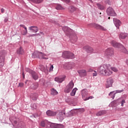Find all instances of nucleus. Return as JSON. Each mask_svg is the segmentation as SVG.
I'll return each mask as SVG.
<instances>
[{
    "mask_svg": "<svg viewBox=\"0 0 128 128\" xmlns=\"http://www.w3.org/2000/svg\"><path fill=\"white\" fill-rule=\"evenodd\" d=\"M62 30L66 34V36L70 38L71 42L74 43L78 40V36H76V34L70 28L68 27V26H65L62 27Z\"/></svg>",
    "mask_w": 128,
    "mask_h": 128,
    "instance_id": "nucleus-1",
    "label": "nucleus"
},
{
    "mask_svg": "<svg viewBox=\"0 0 128 128\" xmlns=\"http://www.w3.org/2000/svg\"><path fill=\"white\" fill-rule=\"evenodd\" d=\"M110 43H111V44L112 46H114V48H122L121 52H124V54H128V50H126V48H124V46L120 43H118L116 42L114 40H112Z\"/></svg>",
    "mask_w": 128,
    "mask_h": 128,
    "instance_id": "nucleus-2",
    "label": "nucleus"
},
{
    "mask_svg": "<svg viewBox=\"0 0 128 128\" xmlns=\"http://www.w3.org/2000/svg\"><path fill=\"white\" fill-rule=\"evenodd\" d=\"M26 72H29L32 78L34 80H38V74L36 72L30 70V68H26Z\"/></svg>",
    "mask_w": 128,
    "mask_h": 128,
    "instance_id": "nucleus-3",
    "label": "nucleus"
},
{
    "mask_svg": "<svg viewBox=\"0 0 128 128\" xmlns=\"http://www.w3.org/2000/svg\"><path fill=\"white\" fill-rule=\"evenodd\" d=\"M110 64H104L101 65L98 69V71L100 74H104L106 70L108 68H109Z\"/></svg>",
    "mask_w": 128,
    "mask_h": 128,
    "instance_id": "nucleus-4",
    "label": "nucleus"
},
{
    "mask_svg": "<svg viewBox=\"0 0 128 128\" xmlns=\"http://www.w3.org/2000/svg\"><path fill=\"white\" fill-rule=\"evenodd\" d=\"M62 57L64 58H70V60H72V58H74V54L70 52L65 51L62 52Z\"/></svg>",
    "mask_w": 128,
    "mask_h": 128,
    "instance_id": "nucleus-5",
    "label": "nucleus"
},
{
    "mask_svg": "<svg viewBox=\"0 0 128 128\" xmlns=\"http://www.w3.org/2000/svg\"><path fill=\"white\" fill-rule=\"evenodd\" d=\"M74 82H72V81L70 82L66 87L64 92L66 94H69V92H70L72 90V88H74Z\"/></svg>",
    "mask_w": 128,
    "mask_h": 128,
    "instance_id": "nucleus-6",
    "label": "nucleus"
},
{
    "mask_svg": "<svg viewBox=\"0 0 128 128\" xmlns=\"http://www.w3.org/2000/svg\"><path fill=\"white\" fill-rule=\"evenodd\" d=\"M106 14L108 16H116V13L112 7H109L106 10Z\"/></svg>",
    "mask_w": 128,
    "mask_h": 128,
    "instance_id": "nucleus-7",
    "label": "nucleus"
},
{
    "mask_svg": "<svg viewBox=\"0 0 128 128\" xmlns=\"http://www.w3.org/2000/svg\"><path fill=\"white\" fill-rule=\"evenodd\" d=\"M112 84H114V79L110 78H108L106 84V88H112Z\"/></svg>",
    "mask_w": 128,
    "mask_h": 128,
    "instance_id": "nucleus-8",
    "label": "nucleus"
},
{
    "mask_svg": "<svg viewBox=\"0 0 128 128\" xmlns=\"http://www.w3.org/2000/svg\"><path fill=\"white\" fill-rule=\"evenodd\" d=\"M42 52L36 51L34 52L32 56V58H41Z\"/></svg>",
    "mask_w": 128,
    "mask_h": 128,
    "instance_id": "nucleus-9",
    "label": "nucleus"
},
{
    "mask_svg": "<svg viewBox=\"0 0 128 128\" xmlns=\"http://www.w3.org/2000/svg\"><path fill=\"white\" fill-rule=\"evenodd\" d=\"M93 26L96 30H102L103 32H106V28H105L104 27L102 26L100 24L94 23Z\"/></svg>",
    "mask_w": 128,
    "mask_h": 128,
    "instance_id": "nucleus-10",
    "label": "nucleus"
},
{
    "mask_svg": "<svg viewBox=\"0 0 128 128\" xmlns=\"http://www.w3.org/2000/svg\"><path fill=\"white\" fill-rule=\"evenodd\" d=\"M105 53L108 56H114V49L112 48H109L106 50Z\"/></svg>",
    "mask_w": 128,
    "mask_h": 128,
    "instance_id": "nucleus-11",
    "label": "nucleus"
},
{
    "mask_svg": "<svg viewBox=\"0 0 128 128\" xmlns=\"http://www.w3.org/2000/svg\"><path fill=\"white\" fill-rule=\"evenodd\" d=\"M83 50L86 52L88 54H92L94 52V48L90 46H86L83 48Z\"/></svg>",
    "mask_w": 128,
    "mask_h": 128,
    "instance_id": "nucleus-12",
    "label": "nucleus"
},
{
    "mask_svg": "<svg viewBox=\"0 0 128 128\" xmlns=\"http://www.w3.org/2000/svg\"><path fill=\"white\" fill-rule=\"evenodd\" d=\"M113 22H114L115 26H116L117 28H120V24H122V22H120V20L116 18H114Z\"/></svg>",
    "mask_w": 128,
    "mask_h": 128,
    "instance_id": "nucleus-13",
    "label": "nucleus"
},
{
    "mask_svg": "<svg viewBox=\"0 0 128 128\" xmlns=\"http://www.w3.org/2000/svg\"><path fill=\"white\" fill-rule=\"evenodd\" d=\"M4 64V56L0 52V68H2Z\"/></svg>",
    "mask_w": 128,
    "mask_h": 128,
    "instance_id": "nucleus-14",
    "label": "nucleus"
},
{
    "mask_svg": "<svg viewBox=\"0 0 128 128\" xmlns=\"http://www.w3.org/2000/svg\"><path fill=\"white\" fill-rule=\"evenodd\" d=\"M66 80V76H58L54 78L55 82H58L59 84H61V82H62L64 80Z\"/></svg>",
    "mask_w": 128,
    "mask_h": 128,
    "instance_id": "nucleus-15",
    "label": "nucleus"
},
{
    "mask_svg": "<svg viewBox=\"0 0 128 128\" xmlns=\"http://www.w3.org/2000/svg\"><path fill=\"white\" fill-rule=\"evenodd\" d=\"M64 118V114L62 112H60L58 114H57V120L59 122H62Z\"/></svg>",
    "mask_w": 128,
    "mask_h": 128,
    "instance_id": "nucleus-16",
    "label": "nucleus"
},
{
    "mask_svg": "<svg viewBox=\"0 0 128 128\" xmlns=\"http://www.w3.org/2000/svg\"><path fill=\"white\" fill-rule=\"evenodd\" d=\"M64 68L65 70H72V63L70 62H66L64 64Z\"/></svg>",
    "mask_w": 128,
    "mask_h": 128,
    "instance_id": "nucleus-17",
    "label": "nucleus"
},
{
    "mask_svg": "<svg viewBox=\"0 0 128 128\" xmlns=\"http://www.w3.org/2000/svg\"><path fill=\"white\" fill-rule=\"evenodd\" d=\"M56 112H54L50 110H48L46 112V114H47L48 116H56Z\"/></svg>",
    "mask_w": 128,
    "mask_h": 128,
    "instance_id": "nucleus-18",
    "label": "nucleus"
},
{
    "mask_svg": "<svg viewBox=\"0 0 128 128\" xmlns=\"http://www.w3.org/2000/svg\"><path fill=\"white\" fill-rule=\"evenodd\" d=\"M78 72L80 76L82 77L86 76V71L85 70H78Z\"/></svg>",
    "mask_w": 128,
    "mask_h": 128,
    "instance_id": "nucleus-19",
    "label": "nucleus"
},
{
    "mask_svg": "<svg viewBox=\"0 0 128 128\" xmlns=\"http://www.w3.org/2000/svg\"><path fill=\"white\" fill-rule=\"evenodd\" d=\"M112 70H110V69L107 68L105 72L102 76H112Z\"/></svg>",
    "mask_w": 128,
    "mask_h": 128,
    "instance_id": "nucleus-20",
    "label": "nucleus"
},
{
    "mask_svg": "<svg viewBox=\"0 0 128 128\" xmlns=\"http://www.w3.org/2000/svg\"><path fill=\"white\" fill-rule=\"evenodd\" d=\"M29 30H32V32H38V28L36 26H31L29 27Z\"/></svg>",
    "mask_w": 128,
    "mask_h": 128,
    "instance_id": "nucleus-21",
    "label": "nucleus"
},
{
    "mask_svg": "<svg viewBox=\"0 0 128 128\" xmlns=\"http://www.w3.org/2000/svg\"><path fill=\"white\" fill-rule=\"evenodd\" d=\"M38 97V94L36 93L32 94L30 96V98H32V100H36Z\"/></svg>",
    "mask_w": 128,
    "mask_h": 128,
    "instance_id": "nucleus-22",
    "label": "nucleus"
},
{
    "mask_svg": "<svg viewBox=\"0 0 128 128\" xmlns=\"http://www.w3.org/2000/svg\"><path fill=\"white\" fill-rule=\"evenodd\" d=\"M64 116H66V118H70V116H72L74 114V112L72 111H70L68 112L66 114V112H64Z\"/></svg>",
    "mask_w": 128,
    "mask_h": 128,
    "instance_id": "nucleus-23",
    "label": "nucleus"
},
{
    "mask_svg": "<svg viewBox=\"0 0 128 128\" xmlns=\"http://www.w3.org/2000/svg\"><path fill=\"white\" fill-rule=\"evenodd\" d=\"M106 114V110H102L98 112L96 114V116H103V114Z\"/></svg>",
    "mask_w": 128,
    "mask_h": 128,
    "instance_id": "nucleus-24",
    "label": "nucleus"
},
{
    "mask_svg": "<svg viewBox=\"0 0 128 128\" xmlns=\"http://www.w3.org/2000/svg\"><path fill=\"white\" fill-rule=\"evenodd\" d=\"M32 90H36L38 88V83L35 82L32 84L30 86Z\"/></svg>",
    "mask_w": 128,
    "mask_h": 128,
    "instance_id": "nucleus-25",
    "label": "nucleus"
},
{
    "mask_svg": "<svg viewBox=\"0 0 128 128\" xmlns=\"http://www.w3.org/2000/svg\"><path fill=\"white\" fill-rule=\"evenodd\" d=\"M82 98L84 100L88 98V92H86L84 90H82Z\"/></svg>",
    "mask_w": 128,
    "mask_h": 128,
    "instance_id": "nucleus-26",
    "label": "nucleus"
},
{
    "mask_svg": "<svg viewBox=\"0 0 128 128\" xmlns=\"http://www.w3.org/2000/svg\"><path fill=\"white\" fill-rule=\"evenodd\" d=\"M16 52L18 54H24V52L22 47L20 46Z\"/></svg>",
    "mask_w": 128,
    "mask_h": 128,
    "instance_id": "nucleus-27",
    "label": "nucleus"
},
{
    "mask_svg": "<svg viewBox=\"0 0 128 128\" xmlns=\"http://www.w3.org/2000/svg\"><path fill=\"white\" fill-rule=\"evenodd\" d=\"M96 5L98 6V10H104V6L100 3H97Z\"/></svg>",
    "mask_w": 128,
    "mask_h": 128,
    "instance_id": "nucleus-28",
    "label": "nucleus"
},
{
    "mask_svg": "<svg viewBox=\"0 0 128 128\" xmlns=\"http://www.w3.org/2000/svg\"><path fill=\"white\" fill-rule=\"evenodd\" d=\"M116 91H113L110 92V93L108 94L109 96L111 98H112V100H114V98L116 97Z\"/></svg>",
    "mask_w": 128,
    "mask_h": 128,
    "instance_id": "nucleus-29",
    "label": "nucleus"
},
{
    "mask_svg": "<svg viewBox=\"0 0 128 128\" xmlns=\"http://www.w3.org/2000/svg\"><path fill=\"white\" fill-rule=\"evenodd\" d=\"M76 90H78V88H74L72 91L71 92L70 95L71 96H76Z\"/></svg>",
    "mask_w": 128,
    "mask_h": 128,
    "instance_id": "nucleus-30",
    "label": "nucleus"
},
{
    "mask_svg": "<svg viewBox=\"0 0 128 128\" xmlns=\"http://www.w3.org/2000/svg\"><path fill=\"white\" fill-rule=\"evenodd\" d=\"M68 10L70 12H76V8L74 6H70L68 8Z\"/></svg>",
    "mask_w": 128,
    "mask_h": 128,
    "instance_id": "nucleus-31",
    "label": "nucleus"
},
{
    "mask_svg": "<svg viewBox=\"0 0 128 128\" xmlns=\"http://www.w3.org/2000/svg\"><path fill=\"white\" fill-rule=\"evenodd\" d=\"M128 36V34L126 33H120L119 36L120 38H122L123 40L126 38Z\"/></svg>",
    "mask_w": 128,
    "mask_h": 128,
    "instance_id": "nucleus-32",
    "label": "nucleus"
},
{
    "mask_svg": "<svg viewBox=\"0 0 128 128\" xmlns=\"http://www.w3.org/2000/svg\"><path fill=\"white\" fill-rule=\"evenodd\" d=\"M44 0H31V2H34V4H40L41 2H42Z\"/></svg>",
    "mask_w": 128,
    "mask_h": 128,
    "instance_id": "nucleus-33",
    "label": "nucleus"
},
{
    "mask_svg": "<svg viewBox=\"0 0 128 128\" xmlns=\"http://www.w3.org/2000/svg\"><path fill=\"white\" fill-rule=\"evenodd\" d=\"M56 10H64V8L62 6V5L60 4H58L56 7Z\"/></svg>",
    "mask_w": 128,
    "mask_h": 128,
    "instance_id": "nucleus-34",
    "label": "nucleus"
},
{
    "mask_svg": "<svg viewBox=\"0 0 128 128\" xmlns=\"http://www.w3.org/2000/svg\"><path fill=\"white\" fill-rule=\"evenodd\" d=\"M58 92H57L56 90H54V88H52L51 94H53L54 96H56V94H58Z\"/></svg>",
    "mask_w": 128,
    "mask_h": 128,
    "instance_id": "nucleus-35",
    "label": "nucleus"
},
{
    "mask_svg": "<svg viewBox=\"0 0 128 128\" xmlns=\"http://www.w3.org/2000/svg\"><path fill=\"white\" fill-rule=\"evenodd\" d=\"M118 100H114L112 102V106H118Z\"/></svg>",
    "mask_w": 128,
    "mask_h": 128,
    "instance_id": "nucleus-36",
    "label": "nucleus"
},
{
    "mask_svg": "<svg viewBox=\"0 0 128 128\" xmlns=\"http://www.w3.org/2000/svg\"><path fill=\"white\" fill-rule=\"evenodd\" d=\"M58 124L52 123L50 124V128H57Z\"/></svg>",
    "mask_w": 128,
    "mask_h": 128,
    "instance_id": "nucleus-37",
    "label": "nucleus"
},
{
    "mask_svg": "<svg viewBox=\"0 0 128 128\" xmlns=\"http://www.w3.org/2000/svg\"><path fill=\"white\" fill-rule=\"evenodd\" d=\"M31 107L33 110H36V108H38V106L36 104H33L31 105Z\"/></svg>",
    "mask_w": 128,
    "mask_h": 128,
    "instance_id": "nucleus-38",
    "label": "nucleus"
},
{
    "mask_svg": "<svg viewBox=\"0 0 128 128\" xmlns=\"http://www.w3.org/2000/svg\"><path fill=\"white\" fill-rule=\"evenodd\" d=\"M40 126L42 128H44V126H46V122L42 121L40 123Z\"/></svg>",
    "mask_w": 128,
    "mask_h": 128,
    "instance_id": "nucleus-39",
    "label": "nucleus"
},
{
    "mask_svg": "<svg viewBox=\"0 0 128 128\" xmlns=\"http://www.w3.org/2000/svg\"><path fill=\"white\" fill-rule=\"evenodd\" d=\"M45 56H46V54L42 53V54L41 55V58H40V60H42H42H48V58L44 57Z\"/></svg>",
    "mask_w": 128,
    "mask_h": 128,
    "instance_id": "nucleus-40",
    "label": "nucleus"
},
{
    "mask_svg": "<svg viewBox=\"0 0 128 128\" xmlns=\"http://www.w3.org/2000/svg\"><path fill=\"white\" fill-rule=\"evenodd\" d=\"M22 36H26L28 34V28L25 29L24 31L22 32Z\"/></svg>",
    "mask_w": 128,
    "mask_h": 128,
    "instance_id": "nucleus-41",
    "label": "nucleus"
},
{
    "mask_svg": "<svg viewBox=\"0 0 128 128\" xmlns=\"http://www.w3.org/2000/svg\"><path fill=\"white\" fill-rule=\"evenodd\" d=\"M111 70H112L114 72H118V68H114V67L111 68Z\"/></svg>",
    "mask_w": 128,
    "mask_h": 128,
    "instance_id": "nucleus-42",
    "label": "nucleus"
},
{
    "mask_svg": "<svg viewBox=\"0 0 128 128\" xmlns=\"http://www.w3.org/2000/svg\"><path fill=\"white\" fill-rule=\"evenodd\" d=\"M124 89H122V90H115V94H120V92H124Z\"/></svg>",
    "mask_w": 128,
    "mask_h": 128,
    "instance_id": "nucleus-43",
    "label": "nucleus"
},
{
    "mask_svg": "<svg viewBox=\"0 0 128 128\" xmlns=\"http://www.w3.org/2000/svg\"><path fill=\"white\" fill-rule=\"evenodd\" d=\"M64 126L62 124H57V128H64Z\"/></svg>",
    "mask_w": 128,
    "mask_h": 128,
    "instance_id": "nucleus-44",
    "label": "nucleus"
},
{
    "mask_svg": "<svg viewBox=\"0 0 128 128\" xmlns=\"http://www.w3.org/2000/svg\"><path fill=\"white\" fill-rule=\"evenodd\" d=\"M40 70L42 72H46V68H44V66L42 65L41 68H40Z\"/></svg>",
    "mask_w": 128,
    "mask_h": 128,
    "instance_id": "nucleus-45",
    "label": "nucleus"
},
{
    "mask_svg": "<svg viewBox=\"0 0 128 128\" xmlns=\"http://www.w3.org/2000/svg\"><path fill=\"white\" fill-rule=\"evenodd\" d=\"M40 36V34H30V36Z\"/></svg>",
    "mask_w": 128,
    "mask_h": 128,
    "instance_id": "nucleus-46",
    "label": "nucleus"
},
{
    "mask_svg": "<svg viewBox=\"0 0 128 128\" xmlns=\"http://www.w3.org/2000/svg\"><path fill=\"white\" fill-rule=\"evenodd\" d=\"M92 98H94V96H90L86 98L85 99H84V100H92Z\"/></svg>",
    "mask_w": 128,
    "mask_h": 128,
    "instance_id": "nucleus-47",
    "label": "nucleus"
},
{
    "mask_svg": "<svg viewBox=\"0 0 128 128\" xmlns=\"http://www.w3.org/2000/svg\"><path fill=\"white\" fill-rule=\"evenodd\" d=\"M14 124H16L17 126H18V124H20L18 119H17L16 120H14Z\"/></svg>",
    "mask_w": 128,
    "mask_h": 128,
    "instance_id": "nucleus-48",
    "label": "nucleus"
},
{
    "mask_svg": "<svg viewBox=\"0 0 128 128\" xmlns=\"http://www.w3.org/2000/svg\"><path fill=\"white\" fill-rule=\"evenodd\" d=\"M124 104H126V100H122L121 101V106H124Z\"/></svg>",
    "mask_w": 128,
    "mask_h": 128,
    "instance_id": "nucleus-49",
    "label": "nucleus"
},
{
    "mask_svg": "<svg viewBox=\"0 0 128 128\" xmlns=\"http://www.w3.org/2000/svg\"><path fill=\"white\" fill-rule=\"evenodd\" d=\"M24 86V83L20 82L18 84V86L20 88H22Z\"/></svg>",
    "mask_w": 128,
    "mask_h": 128,
    "instance_id": "nucleus-50",
    "label": "nucleus"
},
{
    "mask_svg": "<svg viewBox=\"0 0 128 128\" xmlns=\"http://www.w3.org/2000/svg\"><path fill=\"white\" fill-rule=\"evenodd\" d=\"M92 76H98V72H96V71L94 70V72L92 73Z\"/></svg>",
    "mask_w": 128,
    "mask_h": 128,
    "instance_id": "nucleus-51",
    "label": "nucleus"
},
{
    "mask_svg": "<svg viewBox=\"0 0 128 128\" xmlns=\"http://www.w3.org/2000/svg\"><path fill=\"white\" fill-rule=\"evenodd\" d=\"M62 2H66V4H70V0H62Z\"/></svg>",
    "mask_w": 128,
    "mask_h": 128,
    "instance_id": "nucleus-52",
    "label": "nucleus"
},
{
    "mask_svg": "<svg viewBox=\"0 0 128 128\" xmlns=\"http://www.w3.org/2000/svg\"><path fill=\"white\" fill-rule=\"evenodd\" d=\"M20 26L21 28H24V30H26V26L24 25V24H20Z\"/></svg>",
    "mask_w": 128,
    "mask_h": 128,
    "instance_id": "nucleus-53",
    "label": "nucleus"
},
{
    "mask_svg": "<svg viewBox=\"0 0 128 128\" xmlns=\"http://www.w3.org/2000/svg\"><path fill=\"white\" fill-rule=\"evenodd\" d=\"M54 70V66L52 65L50 68V72H52Z\"/></svg>",
    "mask_w": 128,
    "mask_h": 128,
    "instance_id": "nucleus-54",
    "label": "nucleus"
},
{
    "mask_svg": "<svg viewBox=\"0 0 128 128\" xmlns=\"http://www.w3.org/2000/svg\"><path fill=\"white\" fill-rule=\"evenodd\" d=\"M8 17H6V18H5L4 20V22H8Z\"/></svg>",
    "mask_w": 128,
    "mask_h": 128,
    "instance_id": "nucleus-55",
    "label": "nucleus"
},
{
    "mask_svg": "<svg viewBox=\"0 0 128 128\" xmlns=\"http://www.w3.org/2000/svg\"><path fill=\"white\" fill-rule=\"evenodd\" d=\"M1 12L2 14H4V8H1Z\"/></svg>",
    "mask_w": 128,
    "mask_h": 128,
    "instance_id": "nucleus-56",
    "label": "nucleus"
},
{
    "mask_svg": "<svg viewBox=\"0 0 128 128\" xmlns=\"http://www.w3.org/2000/svg\"><path fill=\"white\" fill-rule=\"evenodd\" d=\"M84 112V108H82L80 109V112Z\"/></svg>",
    "mask_w": 128,
    "mask_h": 128,
    "instance_id": "nucleus-57",
    "label": "nucleus"
},
{
    "mask_svg": "<svg viewBox=\"0 0 128 128\" xmlns=\"http://www.w3.org/2000/svg\"><path fill=\"white\" fill-rule=\"evenodd\" d=\"M22 76L23 78H24L25 76H24V72H22Z\"/></svg>",
    "mask_w": 128,
    "mask_h": 128,
    "instance_id": "nucleus-58",
    "label": "nucleus"
},
{
    "mask_svg": "<svg viewBox=\"0 0 128 128\" xmlns=\"http://www.w3.org/2000/svg\"><path fill=\"white\" fill-rule=\"evenodd\" d=\"M126 64L128 65V59H126Z\"/></svg>",
    "mask_w": 128,
    "mask_h": 128,
    "instance_id": "nucleus-59",
    "label": "nucleus"
},
{
    "mask_svg": "<svg viewBox=\"0 0 128 128\" xmlns=\"http://www.w3.org/2000/svg\"><path fill=\"white\" fill-rule=\"evenodd\" d=\"M1 100H2L3 102H4V99H2V98Z\"/></svg>",
    "mask_w": 128,
    "mask_h": 128,
    "instance_id": "nucleus-60",
    "label": "nucleus"
},
{
    "mask_svg": "<svg viewBox=\"0 0 128 128\" xmlns=\"http://www.w3.org/2000/svg\"><path fill=\"white\" fill-rule=\"evenodd\" d=\"M90 72H94V70H93L90 69Z\"/></svg>",
    "mask_w": 128,
    "mask_h": 128,
    "instance_id": "nucleus-61",
    "label": "nucleus"
},
{
    "mask_svg": "<svg viewBox=\"0 0 128 128\" xmlns=\"http://www.w3.org/2000/svg\"><path fill=\"white\" fill-rule=\"evenodd\" d=\"M108 20H110V17H108Z\"/></svg>",
    "mask_w": 128,
    "mask_h": 128,
    "instance_id": "nucleus-62",
    "label": "nucleus"
},
{
    "mask_svg": "<svg viewBox=\"0 0 128 128\" xmlns=\"http://www.w3.org/2000/svg\"><path fill=\"white\" fill-rule=\"evenodd\" d=\"M34 118H36V116L33 115Z\"/></svg>",
    "mask_w": 128,
    "mask_h": 128,
    "instance_id": "nucleus-63",
    "label": "nucleus"
},
{
    "mask_svg": "<svg viewBox=\"0 0 128 128\" xmlns=\"http://www.w3.org/2000/svg\"><path fill=\"white\" fill-rule=\"evenodd\" d=\"M40 32V34H44V32Z\"/></svg>",
    "mask_w": 128,
    "mask_h": 128,
    "instance_id": "nucleus-64",
    "label": "nucleus"
}]
</instances>
